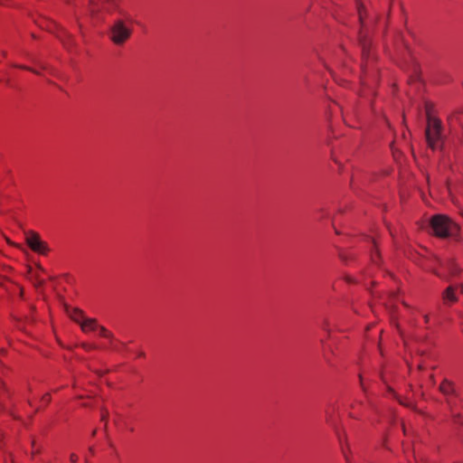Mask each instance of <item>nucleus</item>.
Here are the masks:
<instances>
[{"instance_id": "1", "label": "nucleus", "mask_w": 463, "mask_h": 463, "mask_svg": "<svg viewBox=\"0 0 463 463\" xmlns=\"http://www.w3.org/2000/svg\"><path fill=\"white\" fill-rule=\"evenodd\" d=\"M358 15H359V21L361 24V30L359 32V42L360 45L362 47V55H363V65L362 69L364 73V78L363 79V84H367V74H368V62L370 58V42L367 40V33H366V25L364 23V16H365V9L364 5H358Z\"/></svg>"}, {"instance_id": "2", "label": "nucleus", "mask_w": 463, "mask_h": 463, "mask_svg": "<svg viewBox=\"0 0 463 463\" xmlns=\"http://www.w3.org/2000/svg\"><path fill=\"white\" fill-rule=\"evenodd\" d=\"M133 29L122 19H116L109 29V38L118 46L123 45L132 35Z\"/></svg>"}, {"instance_id": "3", "label": "nucleus", "mask_w": 463, "mask_h": 463, "mask_svg": "<svg viewBox=\"0 0 463 463\" xmlns=\"http://www.w3.org/2000/svg\"><path fill=\"white\" fill-rule=\"evenodd\" d=\"M430 226L434 234L440 238L452 236L458 231V226L445 215L438 214L431 218Z\"/></svg>"}, {"instance_id": "4", "label": "nucleus", "mask_w": 463, "mask_h": 463, "mask_svg": "<svg viewBox=\"0 0 463 463\" xmlns=\"http://www.w3.org/2000/svg\"><path fill=\"white\" fill-rule=\"evenodd\" d=\"M426 140L428 146L431 149H437L441 146V122L437 118L428 117V125L425 130Z\"/></svg>"}, {"instance_id": "5", "label": "nucleus", "mask_w": 463, "mask_h": 463, "mask_svg": "<svg viewBox=\"0 0 463 463\" xmlns=\"http://www.w3.org/2000/svg\"><path fill=\"white\" fill-rule=\"evenodd\" d=\"M441 271H435V274L443 279H449V277H457L460 274L461 269L453 259H446L439 262Z\"/></svg>"}, {"instance_id": "6", "label": "nucleus", "mask_w": 463, "mask_h": 463, "mask_svg": "<svg viewBox=\"0 0 463 463\" xmlns=\"http://www.w3.org/2000/svg\"><path fill=\"white\" fill-rule=\"evenodd\" d=\"M439 392L446 396L448 404L452 406V398L456 396L457 392L453 383L445 379L439 385Z\"/></svg>"}, {"instance_id": "7", "label": "nucleus", "mask_w": 463, "mask_h": 463, "mask_svg": "<svg viewBox=\"0 0 463 463\" xmlns=\"http://www.w3.org/2000/svg\"><path fill=\"white\" fill-rule=\"evenodd\" d=\"M442 298L445 304H451L458 301L456 296V287L449 286L442 293Z\"/></svg>"}, {"instance_id": "8", "label": "nucleus", "mask_w": 463, "mask_h": 463, "mask_svg": "<svg viewBox=\"0 0 463 463\" xmlns=\"http://www.w3.org/2000/svg\"><path fill=\"white\" fill-rule=\"evenodd\" d=\"M25 241L32 250L36 249V244L42 241L40 235L33 231H28L25 232Z\"/></svg>"}, {"instance_id": "9", "label": "nucleus", "mask_w": 463, "mask_h": 463, "mask_svg": "<svg viewBox=\"0 0 463 463\" xmlns=\"http://www.w3.org/2000/svg\"><path fill=\"white\" fill-rule=\"evenodd\" d=\"M80 327L83 332L88 333L90 331H95L98 329L99 325L97 324V320L94 318H87L80 322Z\"/></svg>"}, {"instance_id": "10", "label": "nucleus", "mask_w": 463, "mask_h": 463, "mask_svg": "<svg viewBox=\"0 0 463 463\" xmlns=\"http://www.w3.org/2000/svg\"><path fill=\"white\" fill-rule=\"evenodd\" d=\"M68 314L73 321L80 325V322H82V320L87 319V317H85L84 316L83 311L79 308H72L71 310H68Z\"/></svg>"}, {"instance_id": "11", "label": "nucleus", "mask_w": 463, "mask_h": 463, "mask_svg": "<svg viewBox=\"0 0 463 463\" xmlns=\"http://www.w3.org/2000/svg\"><path fill=\"white\" fill-rule=\"evenodd\" d=\"M33 250L37 253L46 255L49 251V248L47 244L42 241L40 243L36 244V249H33Z\"/></svg>"}, {"instance_id": "12", "label": "nucleus", "mask_w": 463, "mask_h": 463, "mask_svg": "<svg viewBox=\"0 0 463 463\" xmlns=\"http://www.w3.org/2000/svg\"><path fill=\"white\" fill-rule=\"evenodd\" d=\"M98 329L100 331V335L107 338H112V334L109 333L104 326H99Z\"/></svg>"}, {"instance_id": "13", "label": "nucleus", "mask_w": 463, "mask_h": 463, "mask_svg": "<svg viewBox=\"0 0 463 463\" xmlns=\"http://www.w3.org/2000/svg\"><path fill=\"white\" fill-rule=\"evenodd\" d=\"M42 402L48 404L50 402H51V395L49 393H45L43 397H42Z\"/></svg>"}, {"instance_id": "14", "label": "nucleus", "mask_w": 463, "mask_h": 463, "mask_svg": "<svg viewBox=\"0 0 463 463\" xmlns=\"http://www.w3.org/2000/svg\"><path fill=\"white\" fill-rule=\"evenodd\" d=\"M70 459L71 462H76L78 460V456L76 454H71V457H70Z\"/></svg>"}, {"instance_id": "15", "label": "nucleus", "mask_w": 463, "mask_h": 463, "mask_svg": "<svg viewBox=\"0 0 463 463\" xmlns=\"http://www.w3.org/2000/svg\"><path fill=\"white\" fill-rule=\"evenodd\" d=\"M378 257V252L377 250H375V253H372V260L373 262L376 263L377 260H376V258Z\"/></svg>"}, {"instance_id": "16", "label": "nucleus", "mask_w": 463, "mask_h": 463, "mask_svg": "<svg viewBox=\"0 0 463 463\" xmlns=\"http://www.w3.org/2000/svg\"><path fill=\"white\" fill-rule=\"evenodd\" d=\"M20 68L24 69V70H28L30 71H33L35 74H39V72L37 71H34V70H33L31 68H28V67H25V66H21Z\"/></svg>"}, {"instance_id": "17", "label": "nucleus", "mask_w": 463, "mask_h": 463, "mask_svg": "<svg viewBox=\"0 0 463 463\" xmlns=\"http://www.w3.org/2000/svg\"><path fill=\"white\" fill-rule=\"evenodd\" d=\"M83 347L86 349V350H91V349H94L95 346L94 345H87V344H84L83 345Z\"/></svg>"}, {"instance_id": "18", "label": "nucleus", "mask_w": 463, "mask_h": 463, "mask_svg": "<svg viewBox=\"0 0 463 463\" xmlns=\"http://www.w3.org/2000/svg\"><path fill=\"white\" fill-rule=\"evenodd\" d=\"M342 450H343L344 456H345V460H346V462L348 463V462H349V458H348V456H347V455H346V453H345V448H344V446H343V445H342Z\"/></svg>"}, {"instance_id": "19", "label": "nucleus", "mask_w": 463, "mask_h": 463, "mask_svg": "<svg viewBox=\"0 0 463 463\" xmlns=\"http://www.w3.org/2000/svg\"><path fill=\"white\" fill-rule=\"evenodd\" d=\"M458 288L460 289V292L463 293V284H458L456 288Z\"/></svg>"}, {"instance_id": "20", "label": "nucleus", "mask_w": 463, "mask_h": 463, "mask_svg": "<svg viewBox=\"0 0 463 463\" xmlns=\"http://www.w3.org/2000/svg\"><path fill=\"white\" fill-rule=\"evenodd\" d=\"M429 319H430L429 316L428 315H424V320H425L426 323L429 322Z\"/></svg>"}, {"instance_id": "21", "label": "nucleus", "mask_w": 463, "mask_h": 463, "mask_svg": "<svg viewBox=\"0 0 463 463\" xmlns=\"http://www.w3.org/2000/svg\"><path fill=\"white\" fill-rule=\"evenodd\" d=\"M402 305H403L404 307H410V306H409L406 302H404V301H402Z\"/></svg>"}, {"instance_id": "22", "label": "nucleus", "mask_w": 463, "mask_h": 463, "mask_svg": "<svg viewBox=\"0 0 463 463\" xmlns=\"http://www.w3.org/2000/svg\"><path fill=\"white\" fill-rule=\"evenodd\" d=\"M419 369L420 370H422L423 369V366L421 364H419Z\"/></svg>"}, {"instance_id": "23", "label": "nucleus", "mask_w": 463, "mask_h": 463, "mask_svg": "<svg viewBox=\"0 0 463 463\" xmlns=\"http://www.w3.org/2000/svg\"><path fill=\"white\" fill-rule=\"evenodd\" d=\"M101 419H102V420H104L106 419V415L103 414Z\"/></svg>"}, {"instance_id": "24", "label": "nucleus", "mask_w": 463, "mask_h": 463, "mask_svg": "<svg viewBox=\"0 0 463 463\" xmlns=\"http://www.w3.org/2000/svg\"><path fill=\"white\" fill-rule=\"evenodd\" d=\"M62 42L64 41L61 35L58 36Z\"/></svg>"}, {"instance_id": "25", "label": "nucleus", "mask_w": 463, "mask_h": 463, "mask_svg": "<svg viewBox=\"0 0 463 463\" xmlns=\"http://www.w3.org/2000/svg\"><path fill=\"white\" fill-rule=\"evenodd\" d=\"M417 463H420V462H417Z\"/></svg>"}]
</instances>
